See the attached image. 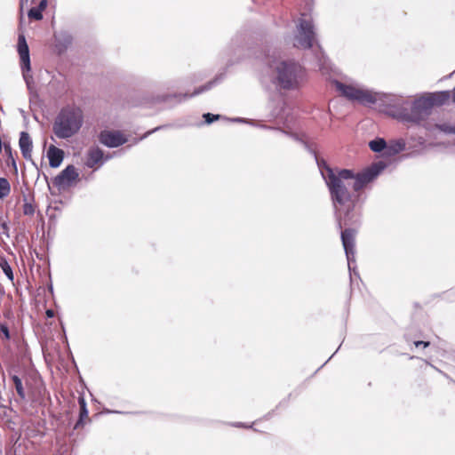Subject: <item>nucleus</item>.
I'll return each instance as SVG.
<instances>
[{
	"instance_id": "nucleus-20",
	"label": "nucleus",
	"mask_w": 455,
	"mask_h": 455,
	"mask_svg": "<svg viewBox=\"0 0 455 455\" xmlns=\"http://www.w3.org/2000/svg\"><path fill=\"white\" fill-rule=\"evenodd\" d=\"M23 214L27 216H33L36 212V206L32 202H28L25 199V203L22 206Z\"/></svg>"
},
{
	"instance_id": "nucleus-24",
	"label": "nucleus",
	"mask_w": 455,
	"mask_h": 455,
	"mask_svg": "<svg viewBox=\"0 0 455 455\" xmlns=\"http://www.w3.org/2000/svg\"><path fill=\"white\" fill-rule=\"evenodd\" d=\"M0 332H1V335H3V337L5 339H10V332H9V329H8L6 324H1L0 325Z\"/></svg>"
},
{
	"instance_id": "nucleus-2",
	"label": "nucleus",
	"mask_w": 455,
	"mask_h": 455,
	"mask_svg": "<svg viewBox=\"0 0 455 455\" xmlns=\"http://www.w3.org/2000/svg\"><path fill=\"white\" fill-rule=\"evenodd\" d=\"M336 88L347 99L356 100L365 106L377 104L387 115L405 123L419 124L427 119L433 108L427 96H422L415 100L409 111L405 106L406 101L402 98L393 95L381 96L379 93L344 84L340 82H336Z\"/></svg>"
},
{
	"instance_id": "nucleus-11",
	"label": "nucleus",
	"mask_w": 455,
	"mask_h": 455,
	"mask_svg": "<svg viewBox=\"0 0 455 455\" xmlns=\"http://www.w3.org/2000/svg\"><path fill=\"white\" fill-rule=\"evenodd\" d=\"M103 157L104 153L100 148H92L87 152L85 164L89 168H98L102 164Z\"/></svg>"
},
{
	"instance_id": "nucleus-6",
	"label": "nucleus",
	"mask_w": 455,
	"mask_h": 455,
	"mask_svg": "<svg viewBox=\"0 0 455 455\" xmlns=\"http://www.w3.org/2000/svg\"><path fill=\"white\" fill-rule=\"evenodd\" d=\"M99 141L108 148H117L126 143L127 138L120 131L103 130L99 134Z\"/></svg>"
},
{
	"instance_id": "nucleus-14",
	"label": "nucleus",
	"mask_w": 455,
	"mask_h": 455,
	"mask_svg": "<svg viewBox=\"0 0 455 455\" xmlns=\"http://www.w3.org/2000/svg\"><path fill=\"white\" fill-rule=\"evenodd\" d=\"M47 7V0H41L39 4L36 7H32L28 12V16L30 20H41L43 19V12Z\"/></svg>"
},
{
	"instance_id": "nucleus-7",
	"label": "nucleus",
	"mask_w": 455,
	"mask_h": 455,
	"mask_svg": "<svg viewBox=\"0 0 455 455\" xmlns=\"http://www.w3.org/2000/svg\"><path fill=\"white\" fill-rule=\"evenodd\" d=\"M77 179L78 172H76V169L74 165H68L54 178L53 185L60 189H64L69 187Z\"/></svg>"
},
{
	"instance_id": "nucleus-18",
	"label": "nucleus",
	"mask_w": 455,
	"mask_h": 455,
	"mask_svg": "<svg viewBox=\"0 0 455 455\" xmlns=\"http://www.w3.org/2000/svg\"><path fill=\"white\" fill-rule=\"evenodd\" d=\"M0 267L10 281H13L12 269L4 257H0Z\"/></svg>"
},
{
	"instance_id": "nucleus-10",
	"label": "nucleus",
	"mask_w": 455,
	"mask_h": 455,
	"mask_svg": "<svg viewBox=\"0 0 455 455\" xmlns=\"http://www.w3.org/2000/svg\"><path fill=\"white\" fill-rule=\"evenodd\" d=\"M19 146L22 156L27 160H32V140L27 132H21L19 140Z\"/></svg>"
},
{
	"instance_id": "nucleus-15",
	"label": "nucleus",
	"mask_w": 455,
	"mask_h": 455,
	"mask_svg": "<svg viewBox=\"0 0 455 455\" xmlns=\"http://www.w3.org/2000/svg\"><path fill=\"white\" fill-rule=\"evenodd\" d=\"M13 387L21 401L26 399V393L21 379L17 375H11Z\"/></svg>"
},
{
	"instance_id": "nucleus-21",
	"label": "nucleus",
	"mask_w": 455,
	"mask_h": 455,
	"mask_svg": "<svg viewBox=\"0 0 455 455\" xmlns=\"http://www.w3.org/2000/svg\"><path fill=\"white\" fill-rule=\"evenodd\" d=\"M436 128L443 132L455 134V124L454 125H451L449 124H436Z\"/></svg>"
},
{
	"instance_id": "nucleus-28",
	"label": "nucleus",
	"mask_w": 455,
	"mask_h": 455,
	"mask_svg": "<svg viewBox=\"0 0 455 455\" xmlns=\"http://www.w3.org/2000/svg\"><path fill=\"white\" fill-rule=\"evenodd\" d=\"M452 101L455 103V88L453 89L452 92Z\"/></svg>"
},
{
	"instance_id": "nucleus-5",
	"label": "nucleus",
	"mask_w": 455,
	"mask_h": 455,
	"mask_svg": "<svg viewBox=\"0 0 455 455\" xmlns=\"http://www.w3.org/2000/svg\"><path fill=\"white\" fill-rule=\"evenodd\" d=\"M315 42V32L312 21L300 19L298 26V33L295 36L294 46L301 49H309Z\"/></svg>"
},
{
	"instance_id": "nucleus-17",
	"label": "nucleus",
	"mask_w": 455,
	"mask_h": 455,
	"mask_svg": "<svg viewBox=\"0 0 455 455\" xmlns=\"http://www.w3.org/2000/svg\"><path fill=\"white\" fill-rule=\"evenodd\" d=\"M11 193V184L5 178H0V199H4Z\"/></svg>"
},
{
	"instance_id": "nucleus-12",
	"label": "nucleus",
	"mask_w": 455,
	"mask_h": 455,
	"mask_svg": "<svg viewBox=\"0 0 455 455\" xmlns=\"http://www.w3.org/2000/svg\"><path fill=\"white\" fill-rule=\"evenodd\" d=\"M47 156L49 158L50 166L52 168H57L63 161L64 152L62 149L51 145L47 151Z\"/></svg>"
},
{
	"instance_id": "nucleus-1",
	"label": "nucleus",
	"mask_w": 455,
	"mask_h": 455,
	"mask_svg": "<svg viewBox=\"0 0 455 455\" xmlns=\"http://www.w3.org/2000/svg\"><path fill=\"white\" fill-rule=\"evenodd\" d=\"M380 172L377 165L355 172L352 170L341 169L326 170V184L336 212L339 228L341 230V240L347 259L355 254V228H345L344 226L357 222L359 205L363 189L376 178Z\"/></svg>"
},
{
	"instance_id": "nucleus-23",
	"label": "nucleus",
	"mask_w": 455,
	"mask_h": 455,
	"mask_svg": "<svg viewBox=\"0 0 455 455\" xmlns=\"http://www.w3.org/2000/svg\"><path fill=\"white\" fill-rule=\"evenodd\" d=\"M212 84V83L210 82L204 85H202V86L196 88L190 96H195V95L200 94V93L211 89Z\"/></svg>"
},
{
	"instance_id": "nucleus-3",
	"label": "nucleus",
	"mask_w": 455,
	"mask_h": 455,
	"mask_svg": "<svg viewBox=\"0 0 455 455\" xmlns=\"http://www.w3.org/2000/svg\"><path fill=\"white\" fill-rule=\"evenodd\" d=\"M83 112L75 107L60 110L53 124V132L60 139H68L78 132L83 124Z\"/></svg>"
},
{
	"instance_id": "nucleus-16",
	"label": "nucleus",
	"mask_w": 455,
	"mask_h": 455,
	"mask_svg": "<svg viewBox=\"0 0 455 455\" xmlns=\"http://www.w3.org/2000/svg\"><path fill=\"white\" fill-rule=\"evenodd\" d=\"M4 152L7 156V159H6L7 165H11L13 169L14 173L16 174L18 172V167H17L16 161H15L14 156L12 154V148L10 145H4Z\"/></svg>"
},
{
	"instance_id": "nucleus-27",
	"label": "nucleus",
	"mask_w": 455,
	"mask_h": 455,
	"mask_svg": "<svg viewBox=\"0 0 455 455\" xmlns=\"http://www.w3.org/2000/svg\"><path fill=\"white\" fill-rule=\"evenodd\" d=\"M1 227H2V228H3L4 230H5V231H7V230H8V226H7V224H6L5 222L2 223Z\"/></svg>"
},
{
	"instance_id": "nucleus-9",
	"label": "nucleus",
	"mask_w": 455,
	"mask_h": 455,
	"mask_svg": "<svg viewBox=\"0 0 455 455\" xmlns=\"http://www.w3.org/2000/svg\"><path fill=\"white\" fill-rule=\"evenodd\" d=\"M79 418L74 427V429H81L91 421L86 402L84 395L78 396Z\"/></svg>"
},
{
	"instance_id": "nucleus-26",
	"label": "nucleus",
	"mask_w": 455,
	"mask_h": 455,
	"mask_svg": "<svg viewBox=\"0 0 455 455\" xmlns=\"http://www.w3.org/2000/svg\"><path fill=\"white\" fill-rule=\"evenodd\" d=\"M46 315L48 317H53L54 316V311L52 309H47L46 310Z\"/></svg>"
},
{
	"instance_id": "nucleus-19",
	"label": "nucleus",
	"mask_w": 455,
	"mask_h": 455,
	"mask_svg": "<svg viewBox=\"0 0 455 455\" xmlns=\"http://www.w3.org/2000/svg\"><path fill=\"white\" fill-rule=\"evenodd\" d=\"M387 146L384 139H377L370 141L369 147L373 152H381Z\"/></svg>"
},
{
	"instance_id": "nucleus-13",
	"label": "nucleus",
	"mask_w": 455,
	"mask_h": 455,
	"mask_svg": "<svg viewBox=\"0 0 455 455\" xmlns=\"http://www.w3.org/2000/svg\"><path fill=\"white\" fill-rule=\"evenodd\" d=\"M433 107L442 106L449 101L451 94L449 92H439L427 95Z\"/></svg>"
},
{
	"instance_id": "nucleus-25",
	"label": "nucleus",
	"mask_w": 455,
	"mask_h": 455,
	"mask_svg": "<svg viewBox=\"0 0 455 455\" xmlns=\"http://www.w3.org/2000/svg\"><path fill=\"white\" fill-rule=\"evenodd\" d=\"M414 345H415L416 347H422L426 348V347H427L430 345V343L428 341L419 340V341H415Z\"/></svg>"
},
{
	"instance_id": "nucleus-4",
	"label": "nucleus",
	"mask_w": 455,
	"mask_h": 455,
	"mask_svg": "<svg viewBox=\"0 0 455 455\" xmlns=\"http://www.w3.org/2000/svg\"><path fill=\"white\" fill-rule=\"evenodd\" d=\"M275 69L278 84L284 90L298 89L306 80V71L297 62L281 61Z\"/></svg>"
},
{
	"instance_id": "nucleus-22",
	"label": "nucleus",
	"mask_w": 455,
	"mask_h": 455,
	"mask_svg": "<svg viewBox=\"0 0 455 455\" xmlns=\"http://www.w3.org/2000/svg\"><path fill=\"white\" fill-rule=\"evenodd\" d=\"M203 117L204 119V122L207 124H210L212 122L219 120L220 118V115L211 114V113H206V114H204Z\"/></svg>"
},
{
	"instance_id": "nucleus-8",
	"label": "nucleus",
	"mask_w": 455,
	"mask_h": 455,
	"mask_svg": "<svg viewBox=\"0 0 455 455\" xmlns=\"http://www.w3.org/2000/svg\"><path fill=\"white\" fill-rule=\"evenodd\" d=\"M17 50L20 58V66L23 73L30 71L29 49L24 35L18 37Z\"/></svg>"
}]
</instances>
